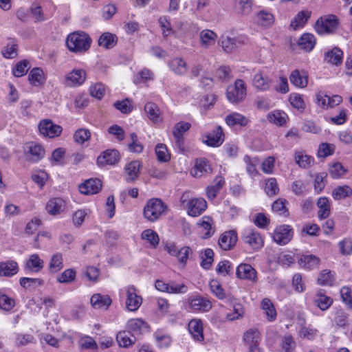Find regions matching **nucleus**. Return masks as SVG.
I'll return each mask as SVG.
<instances>
[{
	"instance_id": "f257e3e1",
	"label": "nucleus",
	"mask_w": 352,
	"mask_h": 352,
	"mask_svg": "<svg viewBox=\"0 0 352 352\" xmlns=\"http://www.w3.org/2000/svg\"><path fill=\"white\" fill-rule=\"evenodd\" d=\"M91 39L84 32H75L69 34L66 39L68 50L75 53H83L90 47Z\"/></svg>"
},
{
	"instance_id": "f03ea898",
	"label": "nucleus",
	"mask_w": 352,
	"mask_h": 352,
	"mask_svg": "<svg viewBox=\"0 0 352 352\" xmlns=\"http://www.w3.org/2000/svg\"><path fill=\"white\" fill-rule=\"evenodd\" d=\"M338 25V18L334 14H328L320 17L316 21L314 29L320 35L332 34L336 30Z\"/></svg>"
},
{
	"instance_id": "7ed1b4c3",
	"label": "nucleus",
	"mask_w": 352,
	"mask_h": 352,
	"mask_svg": "<svg viewBox=\"0 0 352 352\" xmlns=\"http://www.w3.org/2000/svg\"><path fill=\"white\" fill-rule=\"evenodd\" d=\"M166 206L160 199L148 200L144 208V216L149 221H155L165 211Z\"/></svg>"
},
{
	"instance_id": "20e7f679",
	"label": "nucleus",
	"mask_w": 352,
	"mask_h": 352,
	"mask_svg": "<svg viewBox=\"0 0 352 352\" xmlns=\"http://www.w3.org/2000/svg\"><path fill=\"white\" fill-rule=\"evenodd\" d=\"M247 95L246 85L241 79H236L233 86H228L226 90L227 99L232 103L243 101Z\"/></svg>"
},
{
	"instance_id": "39448f33",
	"label": "nucleus",
	"mask_w": 352,
	"mask_h": 352,
	"mask_svg": "<svg viewBox=\"0 0 352 352\" xmlns=\"http://www.w3.org/2000/svg\"><path fill=\"white\" fill-rule=\"evenodd\" d=\"M188 304L190 311L208 312L212 307V302L200 295L192 296L188 298Z\"/></svg>"
},
{
	"instance_id": "423d86ee",
	"label": "nucleus",
	"mask_w": 352,
	"mask_h": 352,
	"mask_svg": "<svg viewBox=\"0 0 352 352\" xmlns=\"http://www.w3.org/2000/svg\"><path fill=\"white\" fill-rule=\"evenodd\" d=\"M293 234V229L290 226L282 225L275 229L272 238L277 244L284 245L292 240Z\"/></svg>"
},
{
	"instance_id": "0eeeda50",
	"label": "nucleus",
	"mask_w": 352,
	"mask_h": 352,
	"mask_svg": "<svg viewBox=\"0 0 352 352\" xmlns=\"http://www.w3.org/2000/svg\"><path fill=\"white\" fill-rule=\"evenodd\" d=\"M38 130L43 135L53 138L58 137L62 132V127L54 124L51 120L45 119L40 122Z\"/></svg>"
},
{
	"instance_id": "6e6552de",
	"label": "nucleus",
	"mask_w": 352,
	"mask_h": 352,
	"mask_svg": "<svg viewBox=\"0 0 352 352\" xmlns=\"http://www.w3.org/2000/svg\"><path fill=\"white\" fill-rule=\"evenodd\" d=\"M241 239L253 250H258L263 246V241L261 235L252 229L245 230Z\"/></svg>"
},
{
	"instance_id": "1a4fd4ad",
	"label": "nucleus",
	"mask_w": 352,
	"mask_h": 352,
	"mask_svg": "<svg viewBox=\"0 0 352 352\" xmlns=\"http://www.w3.org/2000/svg\"><path fill=\"white\" fill-rule=\"evenodd\" d=\"M261 340V333L256 329H250L244 333L243 340L249 348L248 352H261L258 347Z\"/></svg>"
},
{
	"instance_id": "9d476101",
	"label": "nucleus",
	"mask_w": 352,
	"mask_h": 352,
	"mask_svg": "<svg viewBox=\"0 0 352 352\" xmlns=\"http://www.w3.org/2000/svg\"><path fill=\"white\" fill-rule=\"evenodd\" d=\"M25 155L26 160L37 162L44 157L45 149L38 144L30 142L25 146Z\"/></svg>"
},
{
	"instance_id": "9b49d317",
	"label": "nucleus",
	"mask_w": 352,
	"mask_h": 352,
	"mask_svg": "<svg viewBox=\"0 0 352 352\" xmlns=\"http://www.w3.org/2000/svg\"><path fill=\"white\" fill-rule=\"evenodd\" d=\"M142 302V298L137 294L134 286H129L126 289V307L129 311H134L138 309Z\"/></svg>"
},
{
	"instance_id": "f8f14e48",
	"label": "nucleus",
	"mask_w": 352,
	"mask_h": 352,
	"mask_svg": "<svg viewBox=\"0 0 352 352\" xmlns=\"http://www.w3.org/2000/svg\"><path fill=\"white\" fill-rule=\"evenodd\" d=\"M120 160V154L117 150L109 149L102 152L97 158V164L100 166L114 165Z\"/></svg>"
},
{
	"instance_id": "ddd939ff",
	"label": "nucleus",
	"mask_w": 352,
	"mask_h": 352,
	"mask_svg": "<svg viewBox=\"0 0 352 352\" xmlns=\"http://www.w3.org/2000/svg\"><path fill=\"white\" fill-rule=\"evenodd\" d=\"M207 208V203L203 198H193L188 201L187 212L190 216L197 217Z\"/></svg>"
},
{
	"instance_id": "4468645a",
	"label": "nucleus",
	"mask_w": 352,
	"mask_h": 352,
	"mask_svg": "<svg viewBox=\"0 0 352 352\" xmlns=\"http://www.w3.org/2000/svg\"><path fill=\"white\" fill-rule=\"evenodd\" d=\"M203 142L210 146H219L224 141V133L221 126H217L214 130L204 136Z\"/></svg>"
},
{
	"instance_id": "2eb2a0df",
	"label": "nucleus",
	"mask_w": 352,
	"mask_h": 352,
	"mask_svg": "<svg viewBox=\"0 0 352 352\" xmlns=\"http://www.w3.org/2000/svg\"><path fill=\"white\" fill-rule=\"evenodd\" d=\"M237 239L236 232L233 230H230L223 232L220 236L218 243L222 250H230L235 246Z\"/></svg>"
},
{
	"instance_id": "dca6fc26",
	"label": "nucleus",
	"mask_w": 352,
	"mask_h": 352,
	"mask_svg": "<svg viewBox=\"0 0 352 352\" xmlns=\"http://www.w3.org/2000/svg\"><path fill=\"white\" fill-rule=\"evenodd\" d=\"M212 168L205 158L197 159L194 167L191 170L193 177H201L212 173Z\"/></svg>"
},
{
	"instance_id": "f3484780",
	"label": "nucleus",
	"mask_w": 352,
	"mask_h": 352,
	"mask_svg": "<svg viewBox=\"0 0 352 352\" xmlns=\"http://www.w3.org/2000/svg\"><path fill=\"white\" fill-rule=\"evenodd\" d=\"M102 188V182L99 179H89L79 185V191L84 195L98 193Z\"/></svg>"
},
{
	"instance_id": "a211bd4d",
	"label": "nucleus",
	"mask_w": 352,
	"mask_h": 352,
	"mask_svg": "<svg viewBox=\"0 0 352 352\" xmlns=\"http://www.w3.org/2000/svg\"><path fill=\"white\" fill-rule=\"evenodd\" d=\"M140 167L141 163L138 160L132 161L126 165L124 177L127 183H133L138 179Z\"/></svg>"
},
{
	"instance_id": "6ab92c4d",
	"label": "nucleus",
	"mask_w": 352,
	"mask_h": 352,
	"mask_svg": "<svg viewBox=\"0 0 352 352\" xmlns=\"http://www.w3.org/2000/svg\"><path fill=\"white\" fill-rule=\"evenodd\" d=\"M86 79V72L83 69H73L65 77V84L73 87L82 85Z\"/></svg>"
},
{
	"instance_id": "aec40b11",
	"label": "nucleus",
	"mask_w": 352,
	"mask_h": 352,
	"mask_svg": "<svg viewBox=\"0 0 352 352\" xmlns=\"http://www.w3.org/2000/svg\"><path fill=\"white\" fill-rule=\"evenodd\" d=\"M188 329L195 340L199 342L204 340L203 323L201 320H191L188 323Z\"/></svg>"
},
{
	"instance_id": "412c9836",
	"label": "nucleus",
	"mask_w": 352,
	"mask_h": 352,
	"mask_svg": "<svg viewBox=\"0 0 352 352\" xmlns=\"http://www.w3.org/2000/svg\"><path fill=\"white\" fill-rule=\"evenodd\" d=\"M217 38V34L210 30H204L199 34L200 45L203 48L207 49L214 45Z\"/></svg>"
},
{
	"instance_id": "4be33fe9",
	"label": "nucleus",
	"mask_w": 352,
	"mask_h": 352,
	"mask_svg": "<svg viewBox=\"0 0 352 352\" xmlns=\"http://www.w3.org/2000/svg\"><path fill=\"white\" fill-rule=\"evenodd\" d=\"M91 304L95 309H107L111 304V299L109 296L95 294L91 298Z\"/></svg>"
},
{
	"instance_id": "5701e85b",
	"label": "nucleus",
	"mask_w": 352,
	"mask_h": 352,
	"mask_svg": "<svg viewBox=\"0 0 352 352\" xmlns=\"http://www.w3.org/2000/svg\"><path fill=\"white\" fill-rule=\"evenodd\" d=\"M65 206V201L59 197L51 198L46 204V210L51 215L60 214Z\"/></svg>"
},
{
	"instance_id": "b1692460",
	"label": "nucleus",
	"mask_w": 352,
	"mask_h": 352,
	"mask_svg": "<svg viewBox=\"0 0 352 352\" xmlns=\"http://www.w3.org/2000/svg\"><path fill=\"white\" fill-rule=\"evenodd\" d=\"M342 51L336 47L325 52L324 60L328 63L338 66L342 63Z\"/></svg>"
},
{
	"instance_id": "393cba45",
	"label": "nucleus",
	"mask_w": 352,
	"mask_h": 352,
	"mask_svg": "<svg viewBox=\"0 0 352 352\" xmlns=\"http://www.w3.org/2000/svg\"><path fill=\"white\" fill-rule=\"evenodd\" d=\"M225 120L226 124L230 126H245L249 122V120L245 116L236 112L228 115Z\"/></svg>"
},
{
	"instance_id": "a878e982",
	"label": "nucleus",
	"mask_w": 352,
	"mask_h": 352,
	"mask_svg": "<svg viewBox=\"0 0 352 352\" xmlns=\"http://www.w3.org/2000/svg\"><path fill=\"white\" fill-rule=\"evenodd\" d=\"M236 274L241 279L254 280L256 277V271L249 264H241L236 268Z\"/></svg>"
},
{
	"instance_id": "bb28decb",
	"label": "nucleus",
	"mask_w": 352,
	"mask_h": 352,
	"mask_svg": "<svg viewBox=\"0 0 352 352\" xmlns=\"http://www.w3.org/2000/svg\"><path fill=\"white\" fill-rule=\"evenodd\" d=\"M171 71L178 76L184 75L188 69L186 62L181 58H175L168 63Z\"/></svg>"
},
{
	"instance_id": "cd10ccee",
	"label": "nucleus",
	"mask_w": 352,
	"mask_h": 352,
	"mask_svg": "<svg viewBox=\"0 0 352 352\" xmlns=\"http://www.w3.org/2000/svg\"><path fill=\"white\" fill-rule=\"evenodd\" d=\"M144 111L153 122L158 123L162 121L160 109L155 103L147 102L144 106Z\"/></svg>"
},
{
	"instance_id": "c85d7f7f",
	"label": "nucleus",
	"mask_w": 352,
	"mask_h": 352,
	"mask_svg": "<svg viewBox=\"0 0 352 352\" xmlns=\"http://www.w3.org/2000/svg\"><path fill=\"white\" fill-rule=\"evenodd\" d=\"M190 123L185 122H179L174 126L173 135L179 146L183 144V135L190 129Z\"/></svg>"
},
{
	"instance_id": "c756f323",
	"label": "nucleus",
	"mask_w": 352,
	"mask_h": 352,
	"mask_svg": "<svg viewBox=\"0 0 352 352\" xmlns=\"http://www.w3.org/2000/svg\"><path fill=\"white\" fill-rule=\"evenodd\" d=\"M18 271V264L14 261H6L0 263V276H12Z\"/></svg>"
},
{
	"instance_id": "7c9ffc66",
	"label": "nucleus",
	"mask_w": 352,
	"mask_h": 352,
	"mask_svg": "<svg viewBox=\"0 0 352 352\" xmlns=\"http://www.w3.org/2000/svg\"><path fill=\"white\" fill-rule=\"evenodd\" d=\"M290 82L296 87L304 88L307 85L308 77L305 72L298 69L294 70L289 76Z\"/></svg>"
},
{
	"instance_id": "2f4dec72",
	"label": "nucleus",
	"mask_w": 352,
	"mask_h": 352,
	"mask_svg": "<svg viewBox=\"0 0 352 352\" xmlns=\"http://www.w3.org/2000/svg\"><path fill=\"white\" fill-rule=\"evenodd\" d=\"M316 38L310 33L303 34L298 40L299 47L305 52H311L316 45Z\"/></svg>"
},
{
	"instance_id": "473e14b6",
	"label": "nucleus",
	"mask_w": 352,
	"mask_h": 352,
	"mask_svg": "<svg viewBox=\"0 0 352 352\" xmlns=\"http://www.w3.org/2000/svg\"><path fill=\"white\" fill-rule=\"evenodd\" d=\"M214 184L206 188V195L208 199H214L219 190L225 184L224 178L222 176H217L214 181Z\"/></svg>"
},
{
	"instance_id": "72a5a7b5",
	"label": "nucleus",
	"mask_w": 352,
	"mask_h": 352,
	"mask_svg": "<svg viewBox=\"0 0 352 352\" xmlns=\"http://www.w3.org/2000/svg\"><path fill=\"white\" fill-rule=\"evenodd\" d=\"M294 263V254H280L274 262L269 260V265L272 270H275L277 267L278 264H280L283 266L289 267L290 265Z\"/></svg>"
},
{
	"instance_id": "f704fd0d",
	"label": "nucleus",
	"mask_w": 352,
	"mask_h": 352,
	"mask_svg": "<svg viewBox=\"0 0 352 352\" xmlns=\"http://www.w3.org/2000/svg\"><path fill=\"white\" fill-rule=\"evenodd\" d=\"M317 206L319 208L318 212V217L320 219H327L331 211V206L327 197H320L317 201Z\"/></svg>"
},
{
	"instance_id": "c9c22d12",
	"label": "nucleus",
	"mask_w": 352,
	"mask_h": 352,
	"mask_svg": "<svg viewBox=\"0 0 352 352\" xmlns=\"http://www.w3.org/2000/svg\"><path fill=\"white\" fill-rule=\"evenodd\" d=\"M320 263V258L315 255H302L298 260V264L307 270H312L317 267Z\"/></svg>"
},
{
	"instance_id": "e433bc0d",
	"label": "nucleus",
	"mask_w": 352,
	"mask_h": 352,
	"mask_svg": "<svg viewBox=\"0 0 352 352\" xmlns=\"http://www.w3.org/2000/svg\"><path fill=\"white\" fill-rule=\"evenodd\" d=\"M233 9L238 14L248 15L252 10V2L250 0H234Z\"/></svg>"
},
{
	"instance_id": "4c0bfd02",
	"label": "nucleus",
	"mask_w": 352,
	"mask_h": 352,
	"mask_svg": "<svg viewBox=\"0 0 352 352\" xmlns=\"http://www.w3.org/2000/svg\"><path fill=\"white\" fill-rule=\"evenodd\" d=\"M316 305L322 311L327 310L333 303V299L319 290L314 300Z\"/></svg>"
},
{
	"instance_id": "58836bf2",
	"label": "nucleus",
	"mask_w": 352,
	"mask_h": 352,
	"mask_svg": "<svg viewBox=\"0 0 352 352\" xmlns=\"http://www.w3.org/2000/svg\"><path fill=\"white\" fill-rule=\"evenodd\" d=\"M116 43V36L109 32L103 33L98 39V45L106 49L112 48Z\"/></svg>"
},
{
	"instance_id": "ea45409f",
	"label": "nucleus",
	"mask_w": 352,
	"mask_h": 352,
	"mask_svg": "<svg viewBox=\"0 0 352 352\" xmlns=\"http://www.w3.org/2000/svg\"><path fill=\"white\" fill-rule=\"evenodd\" d=\"M294 159L296 164L303 168H309L314 162V159L312 157L307 155L302 151L296 152Z\"/></svg>"
},
{
	"instance_id": "a19ab883",
	"label": "nucleus",
	"mask_w": 352,
	"mask_h": 352,
	"mask_svg": "<svg viewBox=\"0 0 352 352\" xmlns=\"http://www.w3.org/2000/svg\"><path fill=\"white\" fill-rule=\"evenodd\" d=\"M25 267L30 271L38 272L43 267V261L38 254H34L27 261Z\"/></svg>"
},
{
	"instance_id": "79ce46f5",
	"label": "nucleus",
	"mask_w": 352,
	"mask_h": 352,
	"mask_svg": "<svg viewBox=\"0 0 352 352\" xmlns=\"http://www.w3.org/2000/svg\"><path fill=\"white\" fill-rule=\"evenodd\" d=\"M311 12L309 11H300L294 19L291 21L290 26L296 30L300 27H303L310 17Z\"/></svg>"
},
{
	"instance_id": "37998d69",
	"label": "nucleus",
	"mask_w": 352,
	"mask_h": 352,
	"mask_svg": "<svg viewBox=\"0 0 352 352\" xmlns=\"http://www.w3.org/2000/svg\"><path fill=\"white\" fill-rule=\"evenodd\" d=\"M287 114L282 111H274L267 115L269 121L276 126H283L287 120Z\"/></svg>"
},
{
	"instance_id": "c03bdc74",
	"label": "nucleus",
	"mask_w": 352,
	"mask_h": 352,
	"mask_svg": "<svg viewBox=\"0 0 352 352\" xmlns=\"http://www.w3.org/2000/svg\"><path fill=\"white\" fill-rule=\"evenodd\" d=\"M287 204L288 202L285 199L280 198L274 201L272 205V209L274 212L278 213L280 215L288 217L289 211L287 208Z\"/></svg>"
},
{
	"instance_id": "a18cd8bd",
	"label": "nucleus",
	"mask_w": 352,
	"mask_h": 352,
	"mask_svg": "<svg viewBox=\"0 0 352 352\" xmlns=\"http://www.w3.org/2000/svg\"><path fill=\"white\" fill-rule=\"evenodd\" d=\"M219 43L226 53H231L237 47V39L235 38L221 36Z\"/></svg>"
},
{
	"instance_id": "49530a36",
	"label": "nucleus",
	"mask_w": 352,
	"mask_h": 352,
	"mask_svg": "<svg viewBox=\"0 0 352 352\" xmlns=\"http://www.w3.org/2000/svg\"><path fill=\"white\" fill-rule=\"evenodd\" d=\"M130 331H120L116 336V340L120 346L129 347L133 344L134 340L132 339Z\"/></svg>"
},
{
	"instance_id": "de8ad7c7",
	"label": "nucleus",
	"mask_w": 352,
	"mask_h": 352,
	"mask_svg": "<svg viewBox=\"0 0 352 352\" xmlns=\"http://www.w3.org/2000/svg\"><path fill=\"white\" fill-rule=\"evenodd\" d=\"M352 195V188L349 186H338L334 188L332 191V197L336 199L340 200L345 199Z\"/></svg>"
},
{
	"instance_id": "09e8293b",
	"label": "nucleus",
	"mask_w": 352,
	"mask_h": 352,
	"mask_svg": "<svg viewBox=\"0 0 352 352\" xmlns=\"http://www.w3.org/2000/svg\"><path fill=\"white\" fill-rule=\"evenodd\" d=\"M336 146L333 144L321 143L319 145L317 155L318 157L325 158L334 153Z\"/></svg>"
},
{
	"instance_id": "8fccbe9b",
	"label": "nucleus",
	"mask_w": 352,
	"mask_h": 352,
	"mask_svg": "<svg viewBox=\"0 0 352 352\" xmlns=\"http://www.w3.org/2000/svg\"><path fill=\"white\" fill-rule=\"evenodd\" d=\"M296 348V342L294 338L289 334H285L281 342L282 352H294Z\"/></svg>"
},
{
	"instance_id": "3c124183",
	"label": "nucleus",
	"mask_w": 352,
	"mask_h": 352,
	"mask_svg": "<svg viewBox=\"0 0 352 352\" xmlns=\"http://www.w3.org/2000/svg\"><path fill=\"white\" fill-rule=\"evenodd\" d=\"M49 267L54 273L58 272L63 267V256L60 253H56L52 256Z\"/></svg>"
},
{
	"instance_id": "603ef678",
	"label": "nucleus",
	"mask_w": 352,
	"mask_h": 352,
	"mask_svg": "<svg viewBox=\"0 0 352 352\" xmlns=\"http://www.w3.org/2000/svg\"><path fill=\"white\" fill-rule=\"evenodd\" d=\"M43 73L38 67L33 68L28 76V80L34 85H40L43 81Z\"/></svg>"
},
{
	"instance_id": "864d4df0",
	"label": "nucleus",
	"mask_w": 352,
	"mask_h": 352,
	"mask_svg": "<svg viewBox=\"0 0 352 352\" xmlns=\"http://www.w3.org/2000/svg\"><path fill=\"white\" fill-rule=\"evenodd\" d=\"M209 286L211 292L215 295L217 298L222 300L226 298V293L224 289L218 280L214 279L210 280Z\"/></svg>"
},
{
	"instance_id": "5fc2aeb1",
	"label": "nucleus",
	"mask_w": 352,
	"mask_h": 352,
	"mask_svg": "<svg viewBox=\"0 0 352 352\" xmlns=\"http://www.w3.org/2000/svg\"><path fill=\"white\" fill-rule=\"evenodd\" d=\"M18 45L14 41H11L2 50V55L6 58H13L17 55Z\"/></svg>"
},
{
	"instance_id": "6e6d98bb",
	"label": "nucleus",
	"mask_w": 352,
	"mask_h": 352,
	"mask_svg": "<svg viewBox=\"0 0 352 352\" xmlns=\"http://www.w3.org/2000/svg\"><path fill=\"white\" fill-rule=\"evenodd\" d=\"M346 172L347 170L340 162L333 163L329 168V173L333 179L340 178Z\"/></svg>"
},
{
	"instance_id": "4d7b16f0",
	"label": "nucleus",
	"mask_w": 352,
	"mask_h": 352,
	"mask_svg": "<svg viewBox=\"0 0 352 352\" xmlns=\"http://www.w3.org/2000/svg\"><path fill=\"white\" fill-rule=\"evenodd\" d=\"M21 287L28 289L30 287H37L43 285L44 281L41 278H21L19 280Z\"/></svg>"
},
{
	"instance_id": "13d9d810",
	"label": "nucleus",
	"mask_w": 352,
	"mask_h": 352,
	"mask_svg": "<svg viewBox=\"0 0 352 352\" xmlns=\"http://www.w3.org/2000/svg\"><path fill=\"white\" fill-rule=\"evenodd\" d=\"M15 305L14 300L8 296L6 294L0 292V309L9 311H10Z\"/></svg>"
},
{
	"instance_id": "bf43d9fd",
	"label": "nucleus",
	"mask_w": 352,
	"mask_h": 352,
	"mask_svg": "<svg viewBox=\"0 0 352 352\" xmlns=\"http://www.w3.org/2000/svg\"><path fill=\"white\" fill-rule=\"evenodd\" d=\"M76 276V272L73 269H67L59 274L57 277V281L60 283H69L73 282Z\"/></svg>"
},
{
	"instance_id": "052dcab7",
	"label": "nucleus",
	"mask_w": 352,
	"mask_h": 352,
	"mask_svg": "<svg viewBox=\"0 0 352 352\" xmlns=\"http://www.w3.org/2000/svg\"><path fill=\"white\" fill-rule=\"evenodd\" d=\"M155 150L157 158L160 162H166L170 160V155L165 144H158Z\"/></svg>"
},
{
	"instance_id": "680f3d73",
	"label": "nucleus",
	"mask_w": 352,
	"mask_h": 352,
	"mask_svg": "<svg viewBox=\"0 0 352 352\" xmlns=\"http://www.w3.org/2000/svg\"><path fill=\"white\" fill-rule=\"evenodd\" d=\"M142 238V239L148 241L154 248L159 244L160 239L157 234L151 229L143 231Z\"/></svg>"
},
{
	"instance_id": "e2e57ef3",
	"label": "nucleus",
	"mask_w": 352,
	"mask_h": 352,
	"mask_svg": "<svg viewBox=\"0 0 352 352\" xmlns=\"http://www.w3.org/2000/svg\"><path fill=\"white\" fill-rule=\"evenodd\" d=\"M91 133L89 130L86 129H79L74 134V140L76 142L82 144L89 140Z\"/></svg>"
},
{
	"instance_id": "0e129e2a",
	"label": "nucleus",
	"mask_w": 352,
	"mask_h": 352,
	"mask_svg": "<svg viewBox=\"0 0 352 352\" xmlns=\"http://www.w3.org/2000/svg\"><path fill=\"white\" fill-rule=\"evenodd\" d=\"M29 63L26 60L19 61L12 69V74L16 77L25 75L29 69Z\"/></svg>"
},
{
	"instance_id": "69168bd1",
	"label": "nucleus",
	"mask_w": 352,
	"mask_h": 352,
	"mask_svg": "<svg viewBox=\"0 0 352 352\" xmlns=\"http://www.w3.org/2000/svg\"><path fill=\"white\" fill-rule=\"evenodd\" d=\"M213 250L210 248L206 249L204 256H201V266L205 270L210 269L213 262Z\"/></svg>"
},
{
	"instance_id": "338daca9",
	"label": "nucleus",
	"mask_w": 352,
	"mask_h": 352,
	"mask_svg": "<svg viewBox=\"0 0 352 352\" xmlns=\"http://www.w3.org/2000/svg\"><path fill=\"white\" fill-rule=\"evenodd\" d=\"M338 247L340 252L342 255L349 256L352 254V240L349 238H344L339 242Z\"/></svg>"
},
{
	"instance_id": "774afa93",
	"label": "nucleus",
	"mask_w": 352,
	"mask_h": 352,
	"mask_svg": "<svg viewBox=\"0 0 352 352\" xmlns=\"http://www.w3.org/2000/svg\"><path fill=\"white\" fill-rule=\"evenodd\" d=\"M340 296L343 302L350 309H352V296L350 287L344 286L340 289Z\"/></svg>"
}]
</instances>
